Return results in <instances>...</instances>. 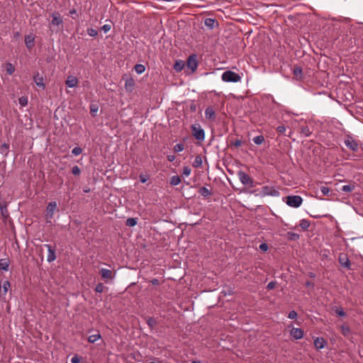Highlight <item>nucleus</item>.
I'll use <instances>...</instances> for the list:
<instances>
[{
    "label": "nucleus",
    "instance_id": "obj_60",
    "mask_svg": "<svg viewBox=\"0 0 363 363\" xmlns=\"http://www.w3.org/2000/svg\"><path fill=\"white\" fill-rule=\"evenodd\" d=\"M140 180L142 183H145L146 181H147V179H145V177H143L142 175L140 176Z\"/></svg>",
    "mask_w": 363,
    "mask_h": 363
},
{
    "label": "nucleus",
    "instance_id": "obj_43",
    "mask_svg": "<svg viewBox=\"0 0 363 363\" xmlns=\"http://www.w3.org/2000/svg\"><path fill=\"white\" fill-rule=\"evenodd\" d=\"M98 111V106L95 104H92L90 106V113L92 116H94Z\"/></svg>",
    "mask_w": 363,
    "mask_h": 363
},
{
    "label": "nucleus",
    "instance_id": "obj_41",
    "mask_svg": "<svg viewBox=\"0 0 363 363\" xmlns=\"http://www.w3.org/2000/svg\"><path fill=\"white\" fill-rule=\"evenodd\" d=\"M184 146L183 144L182 143H179V144H177L176 145H174V151L175 152H182V150H184Z\"/></svg>",
    "mask_w": 363,
    "mask_h": 363
},
{
    "label": "nucleus",
    "instance_id": "obj_51",
    "mask_svg": "<svg viewBox=\"0 0 363 363\" xmlns=\"http://www.w3.org/2000/svg\"><path fill=\"white\" fill-rule=\"evenodd\" d=\"M286 130V128L284 125H279L277 128V131L280 134H284Z\"/></svg>",
    "mask_w": 363,
    "mask_h": 363
},
{
    "label": "nucleus",
    "instance_id": "obj_36",
    "mask_svg": "<svg viewBox=\"0 0 363 363\" xmlns=\"http://www.w3.org/2000/svg\"><path fill=\"white\" fill-rule=\"evenodd\" d=\"M341 332L345 337H347L350 334V328L347 325H342Z\"/></svg>",
    "mask_w": 363,
    "mask_h": 363
},
{
    "label": "nucleus",
    "instance_id": "obj_9",
    "mask_svg": "<svg viewBox=\"0 0 363 363\" xmlns=\"http://www.w3.org/2000/svg\"><path fill=\"white\" fill-rule=\"evenodd\" d=\"M43 246L47 248L48 252V257H47V261L48 262H52L55 261L57 257H56V247L55 246L52 247L48 244H45Z\"/></svg>",
    "mask_w": 363,
    "mask_h": 363
},
{
    "label": "nucleus",
    "instance_id": "obj_14",
    "mask_svg": "<svg viewBox=\"0 0 363 363\" xmlns=\"http://www.w3.org/2000/svg\"><path fill=\"white\" fill-rule=\"evenodd\" d=\"M33 80H34V82L35 83V84L38 87H40L43 89H45V86L43 83V77L40 74L39 72H37L34 74Z\"/></svg>",
    "mask_w": 363,
    "mask_h": 363
},
{
    "label": "nucleus",
    "instance_id": "obj_55",
    "mask_svg": "<svg viewBox=\"0 0 363 363\" xmlns=\"http://www.w3.org/2000/svg\"><path fill=\"white\" fill-rule=\"evenodd\" d=\"M259 247L262 251L264 252H266L268 250V245L267 243L260 244Z\"/></svg>",
    "mask_w": 363,
    "mask_h": 363
},
{
    "label": "nucleus",
    "instance_id": "obj_10",
    "mask_svg": "<svg viewBox=\"0 0 363 363\" xmlns=\"http://www.w3.org/2000/svg\"><path fill=\"white\" fill-rule=\"evenodd\" d=\"M338 261L340 265L346 269H350L351 267V262L346 254L341 253L339 255Z\"/></svg>",
    "mask_w": 363,
    "mask_h": 363
},
{
    "label": "nucleus",
    "instance_id": "obj_19",
    "mask_svg": "<svg viewBox=\"0 0 363 363\" xmlns=\"http://www.w3.org/2000/svg\"><path fill=\"white\" fill-rule=\"evenodd\" d=\"M205 117L211 121H214L216 119V113L214 109L212 107H207L205 110Z\"/></svg>",
    "mask_w": 363,
    "mask_h": 363
},
{
    "label": "nucleus",
    "instance_id": "obj_59",
    "mask_svg": "<svg viewBox=\"0 0 363 363\" xmlns=\"http://www.w3.org/2000/svg\"><path fill=\"white\" fill-rule=\"evenodd\" d=\"M306 286H308V287H312L313 288L314 286V284H313V282L307 281L306 282Z\"/></svg>",
    "mask_w": 363,
    "mask_h": 363
},
{
    "label": "nucleus",
    "instance_id": "obj_30",
    "mask_svg": "<svg viewBox=\"0 0 363 363\" xmlns=\"http://www.w3.org/2000/svg\"><path fill=\"white\" fill-rule=\"evenodd\" d=\"M134 70L137 74H143L145 71V67L142 64H136L134 66Z\"/></svg>",
    "mask_w": 363,
    "mask_h": 363
},
{
    "label": "nucleus",
    "instance_id": "obj_46",
    "mask_svg": "<svg viewBox=\"0 0 363 363\" xmlns=\"http://www.w3.org/2000/svg\"><path fill=\"white\" fill-rule=\"evenodd\" d=\"M335 312L340 317H344L346 315L345 312L341 308H335Z\"/></svg>",
    "mask_w": 363,
    "mask_h": 363
},
{
    "label": "nucleus",
    "instance_id": "obj_13",
    "mask_svg": "<svg viewBox=\"0 0 363 363\" xmlns=\"http://www.w3.org/2000/svg\"><path fill=\"white\" fill-rule=\"evenodd\" d=\"M290 335L296 340H300L303 337V330L301 328H293L290 331Z\"/></svg>",
    "mask_w": 363,
    "mask_h": 363
},
{
    "label": "nucleus",
    "instance_id": "obj_57",
    "mask_svg": "<svg viewBox=\"0 0 363 363\" xmlns=\"http://www.w3.org/2000/svg\"><path fill=\"white\" fill-rule=\"evenodd\" d=\"M151 283L152 285H159L160 281L157 279H153L151 280Z\"/></svg>",
    "mask_w": 363,
    "mask_h": 363
},
{
    "label": "nucleus",
    "instance_id": "obj_6",
    "mask_svg": "<svg viewBox=\"0 0 363 363\" xmlns=\"http://www.w3.org/2000/svg\"><path fill=\"white\" fill-rule=\"evenodd\" d=\"M345 146L350 150L357 152L359 149V143L350 135H347L345 140Z\"/></svg>",
    "mask_w": 363,
    "mask_h": 363
},
{
    "label": "nucleus",
    "instance_id": "obj_16",
    "mask_svg": "<svg viewBox=\"0 0 363 363\" xmlns=\"http://www.w3.org/2000/svg\"><path fill=\"white\" fill-rule=\"evenodd\" d=\"M135 83L134 79L132 77H130L125 80L124 86L127 91L131 92L133 91V89L135 88Z\"/></svg>",
    "mask_w": 363,
    "mask_h": 363
},
{
    "label": "nucleus",
    "instance_id": "obj_39",
    "mask_svg": "<svg viewBox=\"0 0 363 363\" xmlns=\"http://www.w3.org/2000/svg\"><path fill=\"white\" fill-rule=\"evenodd\" d=\"M105 286L102 283H99L95 287V291L97 293H102L104 291Z\"/></svg>",
    "mask_w": 363,
    "mask_h": 363
},
{
    "label": "nucleus",
    "instance_id": "obj_38",
    "mask_svg": "<svg viewBox=\"0 0 363 363\" xmlns=\"http://www.w3.org/2000/svg\"><path fill=\"white\" fill-rule=\"evenodd\" d=\"M137 224V219L134 218H129L126 220V225L130 227H133Z\"/></svg>",
    "mask_w": 363,
    "mask_h": 363
},
{
    "label": "nucleus",
    "instance_id": "obj_33",
    "mask_svg": "<svg viewBox=\"0 0 363 363\" xmlns=\"http://www.w3.org/2000/svg\"><path fill=\"white\" fill-rule=\"evenodd\" d=\"M252 140L256 145H261L264 141V138L263 135H259L254 137Z\"/></svg>",
    "mask_w": 363,
    "mask_h": 363
},
{
    "label": "nucleus",
    "instance_id": "obj_26",
    "mask_svg": "<svg viewBox=\"0 0 363 363\" xmlns=\"http://www.w3.org/2000/svg\"><path fill=\"white\" fill-rule=\"evenodd\" d=\"M300 132L304 137H308L311 134V131L308 125H301Z\"/></svg>",
    "mask_w": 363,
    "mask_h": 363
},
{
    "label": "nucleus",
    "instance_id": "obj_1",
    "mask_svg": "<svg viewBox=\"0 0 363 363\" xmlns=\"http://www.w3.org/2000/svg\"><path fill=\"white\" fill-rule=\"evenodd\" d=\"M259 193L256 196L260 197L264 196H274L277 197L280 196V192L273 186H264L260 190H258Z\"/></svg>",
    "mask_w": 363,
    "mask_h": 363
},
{
    "label": "nucleus",
    "instance_id": "obj_40",
    "mask_svg": "<svg viewBox=\"0 0 363 363\" xmlns=\"http://www.w3.org/2000/svg\"><path fill=\"white\" fill-rule=\"evenodd\" d=\"M87 34L91 37H96L98 35V32L96 29L92 28H87Z\"/></svg>",
    "mask_w": 363,
    "mask_h": 363
},
{
    "label": "nucleus",
    "instance_id": "obj_7",
    "mask_svg": "<svg viewBox=\"0 0 363 363\" xmlns=\"http://www.w3.org/2000/svg\"><path fill=\"white\" fill-rule=\"evenodd\" d=\"M186 67L190 69L191 72H196L198 67L197 55L194 54L191 55L186 61Z\"/></svg>",
    "mask_w": 363,
    "mask_h": 363
},
{
    "label": "nucleus",
    "instance_id": "obj_23",
    "mask_svg": "<svg viewBox=\"0 0 363 363\" xmlns=\"http://www.w3.org/2000/svg\"><path fill=\"white\" fill-rule=\"evenodd\" d=\"M293 74L296 79H301L303 77V70L300 67L295 66L293 69Z\"/></svg>",
    "mask_w": 363,
    "mask_h": 363
},
{
    "label": "nucleus",
    "instance_id": "obj_62",
    "mask_svg": "<svg viewBox=\"0 0 363 363\" xmlns=\"http://www.w3.org/2000/svg\"><path fill=\"white\" fill-rule=\"evenodd\" d=\"M308 275L311 277V278H315V273L313 272H308Z\"/></svg>",
    "mask_w": 363,
    "mask_h": 363
},
{
    "label": "nucleus",
    "instance_id": "obj_22",
    "mask_svg": "<svg viewBox=\"0 0 363 363\" xmlns=\"http://www.w3.org/2000/svg\"><path fill=\"white\" fill-rule=\"evenodd\" d=\"M77 79L73 76H69L66 80V84L70 88L77 86Z\"/></svg>",
    "mask_w": 363,
    "mask_h": 363
},
{
    "label": "nucleus",
    "instance_id": "obj_31",
    "mask_svg": "<svg viewBox=\"0 0 363 363\" xmlns=\"http://www.w3.org/2000/svg\"><path fill=\"white\" fill-rule=\"evenodd\" d=\"M5 68L6 73L9 75L12 74L15 72V67L11 62L6 63Z\"/></svg>",
    "mask_w": 363,
    "mask_h": 363
},
{
    "label": "nucleus",
    "instance_id": "obj_45",
    "mask_svg": "<svg viewBox=\"0 0 363 363\" xmlns=\"http://www.w3.org/2000/svg\"><path fill=\"white\" fill-rule=\"evenodd\" d=\"M72 173L74 175L78 176L81 173V169H80V168L78 166L75 165L72 169Z\"/></svg>",
    "mask_w": 363,
    "mask_h": 363
},
{
    "label": "nucleus",
    "instance_id": "obj_49",
    "mask_svg": "<svg viewBox=\"0 0 363 363\" xmlns=\"http://www.w3.org/2000/svg\"><path fill=\"white\" fill-rule=\"evenodd\" d=\"M320 190L323 195H328L330 192V189L327 186H320Z\"/></svg>",
    "mask_w": 363,
    "mask_h": 363
},
{
    "label": "nucleus",
    "instance_id": "obj_48",
    "mask_svg": "<svg viewBox=\"0 0 363 363\" xmlns=\"http://www.w3.org/2000/svg\"><path fill=\"white\" fill-rule=\"evenodd\" d=\"M18 101L22 106H25L28 104V99L24 96L19 98Z\"/></svg>",
    "mask_w": 363,
    "mask_h": 363
},
{
    "label": "nucleus",
    "instance_id": "obj_8",
    "mask_svg": "<svg viewBox=\"0 0 363 363\" xmlns=\"http://www.w3.org/2000/svg\"><path fill=\"white\" fill-rule=\"evenodd\" d=\"M57 205L55 201H52L48 203L47 208H46V213H45V217H46L48 223L50 222V220H48V219L51 220L53 218V215H54L55 211L57 210Z\"/></svg>",
    "mask_w": 363,
    "mask_h": 363
},
{
    "label": "nucleus",
    "instance_id": "obj_63",
    "mask_svg": "<svg viewBox=\"0 0 363 363\" xmlns=\"http://www.w3.org/2000/svg\"><path fill=\"white\" fill-rule=\"evenodd\" d=\"M19 36H20V33H19V32H16V33H14V34H13V38H18Z\"/></svg>",
    "mask_w": 363,
    "mask_h": 363
},
{
    "label": "nucleus",
    "instance_id": "obj_11",
    "mask_svg": "<svg viewBox=\"0 0 363 363\" xmlns=\"http://www.w3.org/2000/svg\"><path fill=\"white\" fill-rule=\"evenodd\" d=\"M11 287V284L9 281L6 280L0 283V297L5 298V296Z\"/></svg>",
    "mask_w": 363,
    "mask_h": 363
},
{
    "label": "nucleus",
    "instance_id": "obj_42",
    "mask_svg": "<svg viewBox=\"0 0 363 363\" xmlns=\"http://www.w3.org/2000/svg\"><path fill=\"white\" fill-rule=\"evenodd\" d=\"M191 172V168L188 166H185V167H184V168L182 169V175H184L185 177H188L190 175Z\"/></svg>",
    "mask_w": 363,
    "mask_h": 363
},
{
    "label": "nucleus",
    "instance_id": "obj_32",
    "mask_svg": "<svg viewBox=\"0 0 363 363\" xmlns=\"http://www.w3.org/2000/svg\"><path fill=\"white\" fill-rule=\"evenodd\" d=\"M100 338H101V335L99 333H97L96 334L89 335L88 337V341L91 343H94L96 341H97L98 340H99Z\"/></svg>",
    "mask_w": 363,
    "mask_h": 363
},
{
    "label": "nucleus",
    "instance_id": "obj_27",
    "mask_svg": "<svg viewBox=\"0 0 363 363\" xmlns=\"http://www.w3.org/2000/svg\"><path fill=\"white\" fill-rule=\"evenodd\" d=\"M174 70L177 72H181L184 67V62L182 60H177L174 66Z\"/></svg>",
    "mask_w": 363,
    "mask_h": 363
},
{
    "label": "nucleus",
    "instance_id": "obj_61",
    "mask_svg": "<svg viewBox=\"0 0 363 363\" xmlns=\"http://www.w3.org/2000/svg\"><path fill=\"white\" fill-rule=\"evenodd\" d=\"M69 13V15L76 14L77 13V10L75 9H73L70 10Z\"/></svg>",
    "mask_w": 363,
    "mask_h": 363
},
{
    "label": "nucleus",
    "instance_id": "obj_12",
    "mask_svg": "<svg viewBox=\"0 0 363 363\" xmlns=\"http://www.w3.org/2000/svg\"><path fill=\"white\" fill-rule=\"evenodd\" d=\"M35 35L33 33H30L25 36V44L28 49H31L35 45Z\"/></svg>",
    "mask_w": 363,
    "mask_h": 363
},
{
    "label": "nucleus",
    "instance_id": "obj_25",
    "mask_svg": "<svg viewBox=\"0 0 363 363\" xmlns=\"http://www.w3.org/2000/svg\"><path fill=\"white\" fill-rule=\"evenodd\" d=\"M146 322L151 330L154 329L157 325V321L154 317L147 318Z\"/></svg>",
    "mask_w": 363,
    "mask_h": 363
},
{
    "label": "nucleus",
    "instance_id": "obj_5",
    "mask_svg": "<svg viewBox=\"0 0 363 363\" xmlns=\"http://www.w3.org/2000/svg\"><path fill=\"white\" fill-rule=\"evenodd\" d=\"M238 178L240 182L244 185H248L251 187L255 186L254 181L247 173L243 171H239L238 172Z\"/></svg>",
    "mask_w": 363,
    "mask_h": 363
},
{
    "label": "nucleus",
    "instance_id": "obj_50",
    "mask_svg": "<svg viewBox=\"0 0 363 363\" xmlns=\"http://www.w3.org/2000/svg\"><path fill=\"white\" fill-rule=\"evenodd\" d=\"M231 145L235 146V147H239L242 145V141L239 139H237L234 141H232Z\"/></svg>",
    "mask_w": 363,
    "mask_h": 363
},
{
    "label": "nucleus",
    "instance_id": "obj_56",
    "mask_svg": "<svg viewBox=\"0 0 363 363\" xmlns=\"http://www.w3.org/2000/svg\"><path fill=\"white\" fill-rule=\"evenodd\" d=\"M72 363H78L79 362V358L75 355L71 359Z\"/></svg>",
    "mask_w": 363,
    "mask_h": 363
},
{
    "label": "nucleus",
    "instance_id": "obj_29",
    "mask_svg": "<svg viewBox=\"0 0 363 363\" xmlns=\"http://www.w3.org/2000/svg\"><path fill=\"white\" fill-rule=\"evenodd\" d=\"M181 181L182 180L179 176L174 175L170 178V184L172 186H177L181 183Z\"/></svg>",
    "mask_w": 363,
    "mask_h": 363
},
{
    "label": "nucleus",
    "instance_id": "obj_4",
    "mask_svg": "<svg viewBox=\"0 0 363 363\" xmlns=\"http://www.w3.org/2000/svg\"><path fill=\"white\" fill-rule=\"evenodd\" d=\"M193 136L198 140L203 141L205 138L204 130L199 124H193L191 127Z\"/></svg>",
    "mask_w": 363,
    "mask_h": 363
},
{
    "label": "nucleus",
    "instance_id": "obj_47",
    "mask_svg": "<svg viewBox=\"0 0 363 363\" xmlns=\"http://www.w3.org/2000/svg\"><path fill=\"white\" fill-rule=\"evenodd\" d=\"M289 238L291 240H296L299 238V235L293 232H289L288 233Z\"/></svg>",
    "mask_w": 363,
    "mask_h": 363
},
{
    "label": "nucleus",
    "instance_id": "obj_35",
    "mask_svg": "<svg viewBox=\"0 0 363 363\" xmlns=\"http://www.w3.org/2000/svg\"><path fill=\"white\" fill-rule=\"evenodd\" d=\"M202 164V158L201 156H196L193 162V166L194 167H199Z\"/></svg>",
    "mask_w": 363,
    "mask_h": 363
},
{
    "label": "nucleus",
    "instance_id": "obj_52",
    "mask_svg": "<svg viewBox=\"0 0 363 363\" xmlns=\"http://www.w3.org/2000/svg\"><path fill=\"white\" fill-rule=\"evenodd\" d=\"M276 284H277V282H276V281H270V282L267 284V289L268 290H272V289H274V288H275Z\"/></svg>",
    "mask_w": 363,
    "mask_h": 363
},
{
    "label": "nucleus",
    "instance_id": "obj_37",
    "mask_svg": "<svg viewBox=\"0 0 363 363\" xmlns=\"http://www.w3.org/2000/svg\"><path fill=\"white\" fill-rule=\"evenodd\" d=\"M9 145L7 143H4L1 145V152L2 154H5L6 155H7L8 152H9Z\"/></svg>",
    "mask_w": 363,
    "mask_h": 363
},
{
    "label": "nucleus",
    "instance_id": "obj_53",
    "mask_svg": "<svg viewBox=\"0 0 363 363\" xmlns=\"http://www.w3.org/2000/svg\"><path fill=\"white\" fill-rule=\"evenodd\" d=\"M297 317V313L295 311H291L289 313L288 318L290 319H295Z\"/></svg>",
    "mask_w": 363,
    "mask_h": 363
},
{
    "label": "nucleus",
    "instance_id": "obj_58",
    "mask_svg": "<svg viewBox=\"0 0 363 363\" xmlns=\"http://www.w3.org/2000/svg\"><path fill=\"white\" fill-rule=\"evenodd\" d=\"M175 158H176L175 156L173 155H169L167 156V160L169 162H173L175 160Z\"/></svg>",
    "mask_w": 363,
    "mask_h": 363
},
{
    "label": "nucleus",
    "instance_id": "obj_21",
    "mask_svg": "<svg viewBox=\"0 0 363 363\" xmlns=\"http://www.w3.org/2000/svg\"><path fill=\"white\" fill-rule=\"evenodd\" d=\"M10 265V260L8 257L0 259V269L7 272Z\"/></svg>",
    "mask_w": 363,
    "mask_h": 363
},
{
    "label": "nucleus",
    "instance_id": "obj_17",
    "mask_svg": "<svg viewBox=\"0 0 363 363\" xmlns=\"http://www.w3.org/2000/svg\"><path fill=\"white\" fill-rule=\"evenodd\" d=\"M99 274L104 279H111L113 278V273L111 270L102 268L99 271Z\"/></svg>",
    "mask_w": 363,
    "mask_h": 363
},
{
    "label": "nucleus",
    "instance_id": "obj_24",
    "mask_svg": "<svg viewBox=\"0 0 363 363\" xmlns=\"http://www.w3.org/2000/svg\"><path fill=\"white\" fill-rule=\"evenodd\" d=\"M199 192L202 196L205 198L208 197L212 194L211 190L208 189L205 186L201 187L199 190Z\"/></svg>",
    "mask_w": 363,
    "mask_h": 363
},
{
    "label": "nucleus",
    "instance_id": "obj_34",
    "mask_svg": "<svg viewBox=\"0 0 363 363\" xmlns=\"http://www.w3.org/2000/svg\"><path fill=\"white\" fill-rule=\"evenodd\" d=\"M299 225L303 230H306L310 226V222L306 219H302L300 221Z\"/></svg>",
    "mask_w": 363,
    "mask_h": 363
},
{
    "label": "nucleus",
    "instance_id": "obj_18",
    "mask_svg": "<svg viewBox=\"0 0 363 363\" xmlns=\"http://www.w3.org/2000/svg\"><path fill=\"white\" fill-rule=\"evenodd\" d=\"M52 21L51 23L54 26H59L62 23V18L60 14L57 12H55L52 14Z\"/></svg>",
    "mask_w": 363,
    "mask_h": 363
},
{
    "label": "nucleus",
    "instance_id": "obj_15",
    "mask_svg": "<svg viewBox=\"0 0 363 363\" xmlns=\"http://www.w3.org/2000/svg\"><path fill=\"white\" fill-rule=\"evenodd\" d=\"M204 24L209 29H213L218 26V22L215 18H207L204 21Z\"/></svg>",
    "mask_w": 363,
    "mask_h": 363
},
{
    "label": "nucleus",
    "instance_id": "obj_28",
    "mask_svg": "<svg viewBox=\"0 0 363 363\" xmlns=\"http://www.w3.org/2000/svg\"><path fill=\"white\" fill-rule=\"evenodd\" d=\"M354 188H355L354 184H349L342 186L341 188V191L348 193V192L352 191L354 189Z\"/></svg>",
    "mask_w": 363,
    "mask_h": 363
},
{
    "label": "nucleus",
    "instance_id": "obj_20",
    "mask_svg": "<svg viewBox=\"0 0 363 363\" xmlns=\"http://www.w3.org/2000/svg\"><path fill=\"white\" fill-rule=\"evenodd\" d=\"M326 344L325 340L323 337H316L314 340V346L317 350H321L325 347Z\"/></svg>",
    "mask_w": 363,
    "mask_h": 363
},
{
    "label": "nucleus",
    "instance_id": "obj_44",
    "mask_svg": "<svg viewBox=\"0 0 363 363\" xmlns=\"http://www.w3.org/2000/svg\"><path fill=\"white\" fill-rule=\"evenodd\" d=\"M82 152V149L79 147H75L72 150V153L73 155L74 156H77L79 155H80Z\"/></svg>",
    "mask_w": 363,
    "mask_h": 363
},
{
    "label": "nucleus",
    "instance_id": "obj_54",
    "mask_svg": "<svg viewBox=\"0 0 363 363\" xmlns=\"http://www.w3.org/2000/svg\"><path fill=\"white\" fill-rule=\"evenodd\" d=\"M111 26L108 24H105L101 27V30L105 33H108L111 30Z\"/></svg>",
    "mask_w": 363,
    "mask_h": 363
},
{
    "label": "nucleus",
    "instance_id": "obj_2",
    "mask_svg": "<svg viewBox=\"0 0 363 363\" xmlns=\"http://www.w3.org/2000/svg\"><path fill=\"white\" fill-rule=\"evenodd\" d=\"M221 79L225 82H238L241 80V77L239 74L228 70L222 74Z\"/></svg>",
    "mask_w": 363,
    "mask_h": 363
},
{
    "label": "nucleus",
    "instance_id": "obj_3",
    "mask_svg": "<svg viewBox=\"0 0 363 363\" xmlns=\"http://www.w3.org/2000/svg\"><path fill=\"white\" fill-rule=\"evenodd\" d=\"M286 203L293 208L299 207L303 202V199L298 195L288 196L284 199Z\"/></svg>",
    "mask_w": 363,
    "mask_h": 363
},
{
    "label": "nucleus",
    "instance_id": "obj_64",
    "mask_svg": "<svg viewBox=\"0 0 363 363\" xmlns=\"http://www.w3.org/2000/svg\"><path fill=\"white\" fill-rule=\"evenodd\" d=\"M191 363H201L199 361H193Z\"/></svg>",
    "mask_w": 363,
    "mask_h": 363
}]
</instances>
